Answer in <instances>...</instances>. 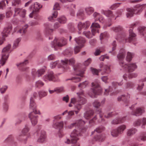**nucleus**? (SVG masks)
<instances>
[{"label": "nucleus", "mask_w": 146, "mask_h": 146, "mask_svg": "<svg viewBox=\"0 0 146 146\" xmlns=\"http://www.w3.org/2000/svg\"><path fill=\"white\" fill-rule=\"evenodd\" d=\"M146 7V4L142 5L138 4L137 5L134 9L131 8H127V13L126 14L127 17H131L134 14H139L142 10Z\"/></svg>", "instance_id": "39448f33"}, {"label": "nucleus", "mask_w": 146, "mask_h": 146, "mask_svg": "<svg viewBox=\"0 0 146 146\" xmlns=\"http://www.w3.org/2000/svg\"><path fill=\"white\" fill-rule=\"evenodd\" d=\"M3 110L4 111H7L8 109V103L7 100H5V102L3 105Z\"/></svg>", "instance_id": "09e8293b"}, {"label": "nucleus", "mask_w": 146, "mask_h": 146, "mask_svg": "<svg viewBox=\"0 0 146 146\" xmlns=\"http://www.w3.org/2000/svg\"><path fill=\"white\" fill-rule=\"evenodd\" d=\"M58 21L60 23L64 24L66 22L67 19L64 16H62L58 19Z\"/></svg>", "instance_id": "37998d69"}, {"label": "nucleus", "mask_w": 146, "mask_h": 146, "mask_svg": "<svg viewBox=\"0 0 146 146\" xmlns=\"http://www.w3.org/2000/svg\"><path fill=\"white\" fill-rule=\"evenodd\" d=\"M43 79L45 82L54 81L55 80V76L53 72L50 71L43 76Z\"/></svg>", "instance_id": "4468645a"}, {"label": "nucleus", "mask_w": 146, "mask_h": 146, "mask_svg": "<svg viewBox=\"0 0 146 146\" xmlns=\"http://www.w3.org/2000/svg\"><path fill=\"white\" fill-rule=\"evenodd\" d=\"M68 27L71 31H73L74 30V26L73 24L72 23H69Z\"/></svg>", "instance_id": "774afa93"}, {"label": "nucleus", "mask_w": 146, "mask_h": 146, "mask_svg": "<svg viewBox=\"0 0 146 146\" xmlns=\"http://www.w3.org/2000/svg\"><path fill=\"white\" fill-rule=\"evenodd\" d=\"M66 44L67 41L64 38H55L52 42V46L54 48L55 50H57L58 47L64 46Z\"/></svg>", "instance_id": "423d86ee"}, {"label": "nucleus", "mask_w": 146, "mask_h": 146, "mask_svg": "<svg viewBox=\"0 0 146 146\" xmlns=\"http://www.w3.org/2000/svg\"><path fill=\"white\" fill-rule=\"evenodd\" d=\"M81 135V131L80 130L74 129L70 134L72 141L73 142H76L79 140V137Z\"/></svg>", "instance_id": "ddd939ff"}, {"label": "nucleus", "mask_w": 146, "mask_h": 146, "mask_svg": "<svg viewBox=\"0 0 146 146\" xmlns=\"http://www.w3.org/2000/svg\"><path fill=\"white\" fill-rule=\"evenodd\" d=\"M119 134L117 129L112 130L111 131V135L113 137H117Z\"/></svg>", "instance_id": "c03bdc74"}, {"label": "nucleus", "mask_w": 146, "mask_h": 146, "mask_svg": "<svg viewBox=\"0 0 146 146\" xmlns=\"http://www.w3.org/2000/svg\"><path fill=\"white\" fill-rule=\"evenodd\" d=\"M93 105L95 108H98L100 106H101V104L98 101L95 100L93 103Z\"/></svg>", "instance_id": "bf43d9fd"}, {"label": "nucleus", "mask_w": 146, "mask_h": 146, "mask_svg": "<svg viewBox=\"0 0 146 146\" xmlns=\"http://www.w3.org/2000/svg\"><path fill=\"white\" fill-rule=\"evenodd\" d=\"M141 123V121L140 119H138L134 122L133 125L135 127L139 126Z\"/></svg>", "instance_id": "680f3d73"}, {"label": "nucleus", "mask_w": 146, "mask_h": 146, "mask_svg": "<svg viewBox=\"0 0 146 146\" xmlns=\"http://www.w3.org/2000/svg\"><path fill=\"white\" fill-rule=\"evenodd\" d=\"M32 124L33 126L36 125L38 122V116L33 114V113H30L28 115Z\"/></svg>", "instance_id": "6ab92c4d"}, {"label": "nucleus", "mask_w": 146, "mask_h": 146, "mask_svg": "<svg viewBox=\"0 0 146 146\" xmlns=\"http://www.w3.org/2000/svg\"><path fill=\"white\" fill-rule=\"evenodd\" d=\"M111 29L115 32H117L121 31L122 29V28L121 26H118L117 27H112L111 28Z\"/></svg>", "instance_id": "de8ad7c7"}, {"label": "nucleus", "mask_w": 146, "mask_h": 146, "mask_svg": "<svg viewBox=\"0 0 146 146\" xmlns=\"http://www.w3.org/2000/svg\"><path fill=\"white\" fill-rule=\"evenodd\" d=\"M98 111L99 112V113L100 115V118L101 119V121L102 122H104L105 121V119L103 118V113L102 112L101 110L99 109L98 110Z\"/></svg>", "instance_id": "69168bd1"}, {"label": "nucleus", "mask_w": 146, "mask_h": 146, "mask_svg": "<svg viewBox=\"0 0 146 146\" xmlns=\"http://www.w3.org/2000/svg\"><path fill=\"white\" fill-rule=\"evenodd\" d=\"M42 7V6L40 5L39 3L36 2L35 3L34 5L31 6L30 7L31 9H33V11L29 15L30 17H34L35 19H37L38 18V12L39 9Z\"/></svg>", "instance_id": "9d476101"}, {"label": "nucleus", "mask_w": 146, "mask_h": 146, "mask_svg": "<svg viewBox=\"0 0 146 146\" xmlns=\"http://www.w3.org/2000/svg\"><path fill=\"white\" fill-rule=\"evenodd\" d=\"M88 82L87 81H85L83 82L80 83L78 87L81 89H83L85 88L88 85Z\"/></svg>", "instance_id": "49530a36"}, {"label": "nucleus", "mask_w": 146, "mask_h": 146, "mask_svg": "<svg viewBox=\"0 0 146 146\" xmlns=\"http://www.w3.org/2000/svg\"><path fill=\"white\" fill-rule=\"evenodd\" d=\"M100 67L104 68V71L102 73V75L108 74L110 71L109 66L106 65H103V63H101L100 64Z\"/></svg>", "instance_id": "a878e982"}, {"label": "nucleus", "mask_w": 146, "mask_h": 146, "mask_svg": "<svg viewBox=\"0 0 146 146\" xmlns=\"http://www.w3.org/2000/svg\"><path fill=\"white\" fill-rule=\"evenodd\" d=\"M74 70L76 72V75L81 77H84V74L85 71V69L81 70L79 65L75 66L74 67Z\"/></svg>", "instance_id": "aec40b11"}, {"label": "nucleus", "mask_w": 146, "mask_h": 146, "mask_svg": "<svg viewBox=\"0 0 146 146\" xmlns=\"http://www.w3.org/2000/svg\"><path fill=\"white\" fill-rule=\"evenodd\" d=\"M108 36L109 35L108 33L106 32L102 33L101 34L100 36V40H102L105 38L108 37Z\"/></svg>", "instance_id": "8fccbe9b"}, {"label": "nucleus", "mask_w": 146, "mask_h": 146, "mask_svg": "<svg viewBox=\"0 0 146 146\" xmlns=\"http://www.w3.org/2000/svg\"><path fill=\"white\" fill-rule=\"evenodd\" d=\"M105 138V135L103 133L100 135H96L94 137V139L95 141H104Z\"/></svg>", "instance_id": "c756f323"}, {"label": "nucleus", "mask_w": 146, "mask_h": 146, "mask_svg": "<svg viewBox=\"0 0 146 146\" xmlns=\"http://www.w3.org/2000/svg\"><path fill=\"white\" fill-rule=\"evenodd\" d=\"M94 113V111L92 110L86 111L84 113V117L86 119H90L91 118Z\"/></svg>", "instance_id": "2f4dec72"}, {"label": "nucleus", "mask_w": 146, "mask_h": 146, "mask_svg": "<svg viewBox=\"0 0 146 146\" xmlns=\"http://www.w3.org/2000/svg\"><path fill=\"white\" fill-rule=\"evenodd\" d=\"M85 123V122L82 119H80L68 125H66L65 127L66 128L71 129L74 127H78L80 129H81L82 126L84 125Z\"/></svg>", "instance_id": "f8f14e48"}, {"label": "nucleus", "mask_w": 146, "mask_h": 146, "mask_svg": "<svg viewBox=\"0 0 146 146\" xmlns=\"http://www.w3.org/2000/svg\"><path fill=\"white\" fill-rule=\"evenodd\" d=\"M133 106L132 105L130 107V109L132 110L131 113L132 115H135L136 116H139L141 115L144 112V109L143 108L138 107L137 108L136 110H133Z\"/></svg>", "instance_id": "dca6fc26"}, {"label": "nucleus", "mask_w": 146, "mask_h": 146, "mask_svg": "<svg viewBox=\"0 0 146 146\" xmlns=\"http://www.w3.org/2000/svg\"><path fill=\"white\" fill-rule=\"evenodd\" d=\"M96 21L98 20L100 22L103 23L104 21V19L103 17L99 13L95 12L93 14Z\"/></svg>", "instance_id": "c85d7f7f"}, {"label": "nucleus", "mask_w": 146, "mask_h": 146, "mask_svg": "<svg viewBox=\"0 0 146 146\" xmlns=\"http://www.w3.org/2000/svg\"><path fill=\"white\" fill-rule=\"evenodd\" d=\"M92 88L90 90L88 94L91 97L94 98L96 97V95L100 94L102 92V90L98 80L92 82Z\"/></svg>", "instance_id": "20e7f679"}, {"label": "nucleus", "mask_w": 146, "mask_h": 146, "mask_svg": "<svg viewBox=\"0 0 146 146\" xmlns=\"http://www.w3.org/2000/svg\"><path fill=\"white\" fill-rule=\"evenodd\" d=\"M90 25V22L89 21H87L85 23L79 22L78 25V27L80 31L82 29L84 28L85 29L88 28Z\"/></svg>", "instance_id": "5701e85b"}, {"label": "nucleus", "mask_w": 146, "mask_h": 146, "mask_svg": "<svg viewBox=\"0 0 146 146\" xmlns=\"http://www.w3.org/2000/svg\"><path fill=\"white\" fill-rule=\"evenodd\" d=\"M44 85V83L40 80H38L36 83L35 86L36 87L40 88Z\"/></svg>", "instance_id": "6e6d98bb"}, {"label": "nucleus", "mask_w": 146, "mask_h": 146, "mask_svg": "<svg viewBox=\"0 0 146 146\" xmlns=\"http://www.w3.org/2000/svg\"><path fill=\"white\" fill-rule=\"evenodd\" d=\"M68 116H67V119H70L72 116L74 115V111H70L68 112Z\"/></svg>", "instance_id": "e2e57ef3"}, {"label": "nucleus", "mask_w": 146, "mask_h": 146, "mask_svg": "<svg viewBox=\"0 0 146 146\" xmlns=\"http://www.w3.org/2000/svg\"><path fill=\"white\" fill-rule=\"evenodd\" d=\"M130 97V95L127 94L126 95H122L118 97V100L120 101L122 100L124 101L125 103H127L129 102V99Z\"/></svg>", "instance_id": "cd10ccee"}, {"label": "nucleus", "mask_w": 146, "mask_h": 146, "mask_svg": "<svg viewBox=\"0 0 146 146\" xmlns=\"http://www.w3.org/2000/svg\"><path fill=\"white\" fill-rule=\"evenodd\" d=\"M139 32L141 35H143L146 40V28L144 26H140L138 28Z\"/></svg>", "instance_id": "72a5a7b5"}, {"label": "nucleus", "mask_w": 146, "mask_h": 146, "mask_svg": "<svg viewBox=\"0 0 146 146\" xmlns=\"http://www.w3.org/2000/svg\"><path fill=\"white\" fill-rule=\"evenodd\" d=\"M21 40V38H18L14 42L13 45V48H15L18 46V44L19 42Z\"/></svg>", "instance_id": "603ef678"}, {"label": "nucleus", "mask_w": 146, "mask_h": 146, "mask_svg": "<svg viewBox=\"0 0 146 146\" xmlns=\"http://www.w3.org/2000/svg\"><path fill=\"white\" fill-rule=\"evenodd\" d=\"M125 55V51L123 49H121L119 54L117 55V57L119 60V65L122 69L125 70H127L128 72L124 74L123 77L124 79L127 80L128 78L131 79L137 76V75L135 73H130L129 72H133L137 67L135 64H127L125 63L123 60Z\"/></svg>", "instance_id": "f257e3e1"}, {"label": "nucleus", "mask_w": 146, "mask_h": 146, "mask_svg": "<svg viewBox=\"0 0 146 146\" xmlns=\"http://www.w3.org/2000/svg\"><path fill=\"white\" fill-rule=\"evenodd\" d=\"M85 10L86 13L90 15L94 12V9L92 7H88L85 8Z\"/></svg>", "instance_id": "ea45409f"}, {"label": "nucleus", "mask_w": 146, "mask_h": 146, "mask_svg": "<svg viewBox=\"0 0 146 146\" xmlns=\"http://www.w3.org/2000/svg\"><path fill=\"white\" fill-rule=\"evenodd\" d=\"M74 40L76 42L78 45V46H76L74 48V53L76 54L78 53L81 49L84 46V44L86 41L84 38L81 37L76 38Z\"/></svg>", "instance_id": "1a4fd4ad"}, {"label": "nucleus", "mask_w": 146, "mask_h": 146, "mask_svg": "<svg viewBox=\"0 0 146 146\" xmlns=\"http://www.w3.org/2000/svg\"><path fill=\"white\" fill-rule=\"evenodd\" d=\"M45 70V69L44 68L38 69L37 71L35 69H33L31 72L32 76L34 78L36 76L39 77L44 74Z\"/></svg>", "instance_id": "f3484780"}, {"label": "nucleus", "mask_w": 146, "mask_h": 146, "mask_svg": "<svg viewBox=\"0 0 146 146\" xmlns=\"http://www.w3.org/2000/svg\"><path fill=\"white\" fill-rule=\"evenodd\" d=\"M83 33L88 38H90L92 37V34L90 31H84Z\"/></svg>", "instance_id": "052dcab7"}, {"label": "nucleus", "mask_w": 146, "mask_h": 146, "mask_svg": "<svg viewBox=\"0 0 146 146\" xmlns=\"http://www.w3.org/2000/svg\"><path fill=\"white\" fill-rule=\"evenodd\" d=\"M129 37L127 39H125V42H130L133 41H134L136 35L133 32L131 29L129 30Z\"/></svg>", "instance_id": "393cba45"}, {"label": "nucleus", "mask_w": 146, "mask_h": 146, "mask_svg": "<svg viewBox=\"0 0 146 146\" xmlns=\"http://www.w3.org/2000/svg\"><path fill=\"white\" fill-rule=\"evenodd\" d=\"M45 29L44 33L46 35H49L51 34L53 32L54 29L52 28V25L49 24H46L45 25Z\"/></svg>", "instance_id": "4be33fe9"}, {"label": "nucleus", "mask_w": 146, "mask_h": 146, "mask_svg": "<svg viewBox=\"0 0 146 146\" xmlns=\"http://www.w3.org/2000/svg\"><path fill=\"white\" fill-rule=\"evenodd\" d=\"M8 88V87L7 86H3L1 88H0V91L1 93H4Z\"/></svg>", "instance_id": "0e129e2a"}, {"label": "nucleus", "mask_w": 146, "mask_h": 146, "mask_svg": "<svg viewBox=\"0 0 146 146\" xmlns=\"http://www.w3.org/2000/svg\"><path fill=\"white\" fill-rule=\"evenodd\" d=\"M126 125H121L117 127V129L118 131V133L119 134L122 133L126 129Z\"/></svg>", "instance_id": "4c0bfd02"}, {"label": "nucleus", "mask_w": 146, "mask_h": 146, "mask_svg": "<svg viewBox=\"0 0 146 146\" xmlns=\"http://www.w3.org/2000/svg\"><path fill=\"white\" fill-rule=\"evenodd\" d=\"M102 14H104L107 17L109 18L110 20H112L114 18V15L113 14L112 12L110 10H102Z\"/></svg>", "instance_id": "bb28decb"}, {"label": "nucleus", "mask_w": 146, "mask_h": 146, "mask_svg": "<svg viewBox=\"0 0 146 146\" xmlns=\"http://www.w3.org/2000/svg\"><path fill=\"white\" fill-rule=\"evenodd\" d=\"M134 56L133 54L130 52H128L127 54L126 60L127 61L129 62L132 59V58Z\"/></svg>", "instance_id": "a18cd8bd"}, {"label": "nucleus", "mask_w": 146, "mask_h": 146, "mask_svg": "<svg viewBox=\"0 0 146 146\" xmlns=\"http://www.w3.org/2000/svg\"><path fill=\"white\" fill-rule=\"evenodd\" d=\"M64 125V122L61 121L54 123L53 125V127L55 128H59L60 129H61L63 128Z\"/></svg>", "instance_id": "c9c22d12"}, {"label": "nucleus", "mask_w": 146, "mask_h": 146, "mask_svg": "<svg viewBox=\"0 0 146 146\" xmlns=\"http://www.w3.org/2000/svg\"><path fill=\"white\" fill-rule=\"evenodd\" d=\"M9 0H3V1L0 3V9H3V8L5 6V1H6L7 3H8Z\"/></svg>", "instance_id": "13d9d810"}, {"label": "nucleus", "mask_w": 146, "mask_h": 146, "mask_svg": "<svg viewBox=\"0 0 146 146\" xmlns=\"http://www.w3.org/2000/svg\"><path fill=\"white\" fill-rule=\"evenodd\" d=\"M112 90V89H111V87L110 86L109 87V89H106L105 90L104 94L106 96H107L109 94V93H110V95L111 96L116 95L118 92H111Z\"/></svg>", "instance_id": "f704fd0d"}, {"label": "nucleus", "mask_w": 146, "mask_h": 146, "mask_svg": "<svg viewBox=\"0 0 146 146\" xmlns=\"http://www.w3.org/2000/svg\"><path fill=\"white\" fill-rule=\"evenodd\" d=\"M100 26L98 23L95 22L93 23L91 26L92 29V32L93 35H94L97 33H99L98 29L100 28Z\"/></svg>", "instance_id": "412c9836"}, {"label": "nucleus", "mask_w": 146, "mask_h": 146, "mask_svg": "<svg viewBox=\"0 0 146 146\" xmlns=\"http://www.w3.org/2000/svg\"><path fill=\"white\" fill-rule=\"evenodd\" d=\"M28 26L27 25H25L22 29H20L19 31L18 32L20 33H25L27 31V29L28 28Z\"/></svg>", "instance_id": "864d4df0"}, {"label": "nucleus", "mask_w": 146, "mask_h": 146, "mask_svg": "<svg viewBox=\"0 0 146 146\" xmlns=\"http://www.w3.org/2000/svg\"><path fill=\"white\" fill-rule=\"evenodd\" d=\"M104 127L102 126L98 127L95 129L94 131L92 132V135H93L95 131L97 133H101L104 130Z\"/></svg>", "instance_id": "79ce46f5"}, {"label": "nucleus", "mask_w": 146, "mask_h": 146, "mask_svg": "<svg viewBox=\"0 0 146 146\" xmlns=\"http://www.w3.org/2000/svg\"><path fill=\"white\" fill-rule=\"evenodd\" d=\"M136 129L132 127L127 130V134L128 136L131 137L135 134L137 131Z\"/></svg>", "instance_id": "473e14b6"}, {"label": "nucleus", "mask_w": 146, "mask_h": 146, "mask_svg": "<svg viewBox=\"0 0 146 146\" xmlns=\"http://www.w3.org/2000/svg\"><path fill=\"white\" fill-rule=\"evenodd\" d=\"M36 107V106L34 102V99L32 97H31L30 99V108L32 109Z\"/></svg>", "instance_id": "a19ab883"}, {"label": "nucleus", "mask_w": 146, "mask_h": 146, "mask_svg": "<svg viewBox=\"0 0 146 146\" xmlns=\"http://www.w3.org/2000/svg\"><path fill=\"white\" fill-rule=\"evenodd\" d=\"M30 128V126L28 125H26L22 131V134L19 135L18 139L20 141H25L29 135L28 133Z\"/></svg>", "instance_id": "0eeeda50"}, {"label": "nucleus", "mask_w": 146, "mask_h": 146, "mask_svg": "<svg viewBox=\"0 0 146 146\" xmlns=\"http://www.w3.org/2000/svg\"><path fill=\"white\" fill-rule=\"evenodd\" d=\"M91 69L93 74L96 75H98L99 71L101 70H98L96 69L92 68H91Z\"/></svg>", "instance_id": "338daca9"}, {"label": "nucleus", "mask_w": 146, "mask_h": 146, "mask_svg": "<svg viewBox=\"0 0 146 146\" xmlns=\"http://www.w3.org/2000/svg\"><path fill=\"white\" fill-rule=\"evenodd\" d=\"M136 139L139 141H146V135L143 133L141 134L139 136L137 137Z\"/></svg>", "instance_id": "e433bc0d"}, {"label": "nucleus", "mask_w": 146, "mask_h": 146, "mask_svg": "<svg viewBox=\"0 0 146 146\" xmlns=\"http://www.w3.org/2000/svg\"><path fill=\"white\" fill-rule=\"evenodd\" d=\"M11 45L8 44L3 48L2 51V58L1 60V63L2 65H3L5 64L8 57L9 53L11 52Z\"/></svg>", "instance_id": "6e6552de"}, {"label": "nucleus", "mask_w": 146, "mask_h": 146, "mask_svg": "<svg viewBox=\"0 0 146 146\" xmlns=\"http://www.w3.org/2000/svg\"><path fill=\"white\" fill-rule=\"evenodd\" d=\"M58 12L57 11L55 10L54 13L52 14V16L49 17L48 18L49 20L52 22L54 21V18H56L58 15Z\"/></svg>", "instance_id": "58836bf2"}, {"label": "nucleus", "mask_w": 146, "mask_h": 146, "mask_svg": "<svg viewBox=\"0 0 146 146\" xmlns=\"http://www.w3.org/2000/svg\"><path fill=\"white\" fill-rule=\"evenodd\" d=\"M11 26H9L8 27L4 28L3 31L2 32V38L0 40V45H1L5 40V38L7 36L9 33L12 29Z\"/></svg>", "instance_id": "2eb2a0df"}, {"label": "nucleus", "mask_w": 146, "mask_h": 146, "mask_svg": "<svg viewBox=\"0 0 146 146\" xmlns=\"http://www.w3.org/2000/svg\"><path fill=\"white\" fill-rule=\"evenodd\" d=\"M38 93L39 96L40 98L44 97L46 96L47 94V92L43 91H39Z\"/></svg>", "instance_id": "4d7b16f0"}, {"label": "nucleus", "mask_w": 146, "mask_h": 146, "mask_svg": "<svg viewBox=\"0 0 146 146\" xmlns=\"http://www.w3.org/2000/svg\"><path fill=\"white\" fill-rule=\"evenodd\" d=\"M78 96L76 98H74L71 99V103L75 104V107L77 110L74 111L76 114H77L82 109V105L86 102V99L83 97L84 96V93L83 90H81L77 93Z\"/></svg>", "instance_id": "f03ea898"}, {"label": "nucleus", "mask_w": 146, "mask_h": 146, "mask_svg": "<svg viewBox=\"0 0 146 146\" xmlns=\"http://www.w3.org/2000/svg\"><path fill=\"white\" fill-rule=\"evenodd\" d=\"M14 137L12 135H9L5 139V142L8 143H12L14 141Z\"/></svg>", "instance_id": "3c124183"}, {"label": "nucleus", "mask_w": 146, "mask_h": 146, "mask_svg": "<svg viewBox=\"0 0 146 146\" xmlns=\"http://www.w3.org/2000/svg\"><path fill=\"white\" fill-rule=\"evenodd\" d=\"M28 62V60H25L23 62L17 64L16 65L20 70L23 71H25L28 68L26 67L25 66V65Z\"/></svg>", "instance_id": "b1692460"}, {"label": "nucleus", "mask_w": 146, "mask_h": 146, "mask_svg": "<svg viewBox=\"0 0 146 146\" xmlns=\"http://www.w3.org/2000/svg\"><path fill=\"white\" fill-rule=\"evenodd\" d=\"M40 126H37V128L35 132V133L38 135L40 134V136L37 140V141L40 143H43L45 140L46 138V132L44 130H41Z\"/></svg>", "instance_id": "9b49d317"}, {"label": "nucleus", "mask_w": 146, "mask_h": 146, "mask_svg": "<svg viewBox=\"0 0 146 146\" xmlns=\"http://www.w3.org/2000/svg\"><path fill=\"white\" fill-rule=\"evenodd\" d=\"M75 62V60L74 58L69 60L65 59L61 60V61L59 60L54 62H51L50 64V66L51 68H54L56 65L58 68H62L64 71H66L69 68V65H73Z\"/></svg>", "instance_id": "7ed1b4c3"}, {"label": "nucleus", "mask_w": 146, "mask_h": 146, "mask_svg": "<svg viewBox=\"0 0 146 146\" xmlns=\"http://www.w3.org/2000/svg\"><path fill=\"white\" fill-rule=\"evenodd\" d=\"M125 120V117H119L113 120L111 123L113 124H117L124 122Z\"/></svg>", "instance_id": "7c9ffc66"}, {"label": "nucleus", "mask_w": 146, "mask_h": 146, "mask_svg": "<svg viewBox=\"0 0 146 146\" xmlns=\"http://www.w3.org/2000/svg\"><path fill=\"white\" fill-rule=\"evenodd\" d=\"M70 80H73L74 82H78L81 81V78H80L78 77L77 76L72 77Z\"/></svg>", "instance_id": "5fc2aeb1"}, {"label": "nucleus", "mask_w": 146, "mask_h": 146, "mask_svg": "<svg viewBox=\"0 0 146 146\" xmlns=\"http://www.w3.org/2000/svg\"><path fill=\"white\" fill-rule=\"evenodd\" d=\"M14 11L15 13L14 15V17H15L17 15L19 14L20 17L23 18L25 17L26 11L25 9L16 8L15 9Z\"/></svg>", "instance_id": "a211bd4d"}]
</instances>
